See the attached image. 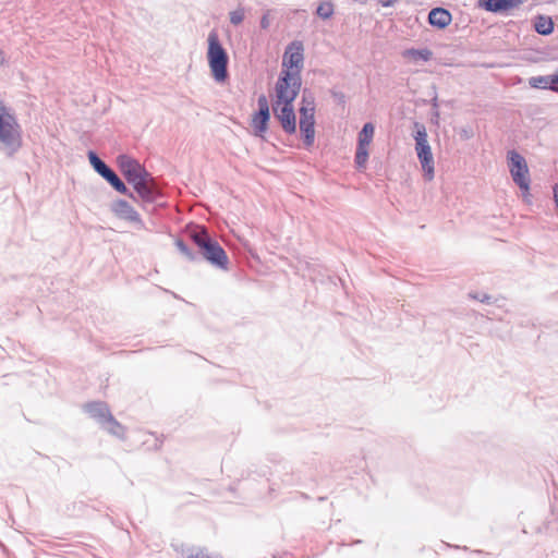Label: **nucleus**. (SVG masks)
<instances>
[{
    "mask_svg": "<svg viewBox=\"0 0 558 558\" xmlns=\"http://www.w3.org/2000/svg\"><path fill=\"white\" fill-rule=\"evenodd\" d=\"M111 211L120 219L129 221L136 226L137 229H144V222L140 214L123 199H118L111 204Z\"/></svg>",
    "mask_w": 558,
    "mask_h": 558,
    "instance_id": "1a4fd4ad",
    "label": "nucleus"
},
{
    "mask_svg": "<svg viewBox=\"0 0 558 558\" xmlns=\"http://www.w3.org/2000/svg\"><path fill=\"white\" fill-rule=\"evenodd\" d=\"M480 3L490 12H499L513 7V0H480Z\"/></svg>",
    "mask_w": 558,
    "mask_h": 558,
    "instance_id": "dca6fc26",
    "label": "nucleus"
},
{
    "mask_svg": "<svg viewBox=\"0 0 558 558\" xmlns=\"http://www.w3.org/2000/svg\"><path fill=\"white\" fill-rule=\"evenodd\" d=\"M489 298L487 295H485L483 299H481L482 302H485L487 301Z\"/></svg>",
    "mask_w": 558,
    "mask_h": 558,
    "instance_id": "c85d7f7f",
    "label": "nucleus"
},
{
    "mask_svg": "<svg viewBox=\"0 0 558 558\" xmlns=\"http://www.w3.org/2000/svg\"><path fill=\"white\" fill-rule=\"evenodd\" d=\"M508 168L513 182L520 187L526 190V182H531L527 163L523 156L515 150H510L507 155Z\"/></svg>",
    "mask_w": 558,
    "mask_h": 558,
    "instance_id": "6e6552de",
    "label": "nucleus"
},
{
    "mask_svg": "<svg viewBox=\"0 0 558 558\" xmlns=\"http://www.w3.org/2000/svg\"><path fill=\"white\" fill-rule=\"evenodd\" d=\"M90 417L95 418L100 426L111 435L123 438L124 428L111 415L107 404L102 402H92L84 407Z\"/></svg>",
    "mask_w": 558,
    "mask_h": 558,
    "instance_id": "0eeeda50",
    "label": "nucleus"
},
{
    "mask_svg": "<svg viewBox=\"0 0 558 558\" xmlns=\"http://www.w3.org/2000/svg\"><path fill=\"white\" fill-rule=\"evenodd\" d=\"M175 246L178 247L180 253L183 254L187 259H191V260L194 259L193 253L191 252V250L187 247V245L183 241L178 240L175 242Z\"/></svg>",
    "mask_w": 558,
    "mask_h": 558,
    "instance_id": "b1692460",
    "label": "nucleus"
},
{
    "mask_svg": "<svg viewBox=\"0 0 558 558\" xmlns=\"http://www.w3.org/2000/svg\"><path fill=\"white\" fill-rule=\"evenodd\" d=\"M257 104L259 110L254 116L252 123L255 130V134L263 136V134L267 131V123L270 118L269 104L265 95H260L258 97Z\"/></svg>",
    "mask_w": 558,
    "mask_h": 558,
    "instance_id": "9d476101",
    "label": "nucleus"
},
{
    "mask_svg": "<svg viewBox=\"0 0 558 558\" xmlns=\"http://www.w3.org/2000/svg\"><path fill=\"white\" fill-rule=\"evenodd\" d=\"M207 43V61L211 75L217 83H223L228 77V53L220 44L218 34L215 31L209 33Z\"/></svg>",
    "mask_w": 558,
    "mask_h": 558,
    "instance_id": "39448f33",
    "label": "nucleus"
},
{
    "mask_svg": "<svg viewBox=\"0 0 558 558\" xmlns=\"http://www.w3.org/2000/svg\"><path fill=\"white\" fill-rule=\"evenodd\" d=\"M245 17V10L243 8H238L230 12V22L233 25H239L243 22Z\"/></svg>",
    "mask_w": 558,
    "mask_h": 558,
    "instance_id": "5701e85b",
    "label": "nucleus"
},
{
    "mask_svg": "<svg viewBox=\"0 0 558 558\" xmlns=\"http://www.w3.org/2000/svg\"><path fill=\"white\" fill-rule=\"evenodd\" d=\"M554 25L549 17L539 16L535 22V29L538 34L548 35L553 32Z\"/></svg>",
    "mask_w": 558,
    "mask_h": 558,
    "instance_id": "6ab92c4d",
    "label": "nucleus"
},
{
    "mask_svg": "<svg viewBox=\"0 0 558 558\" xmlns=\"http://www.w3.org/2000/svg\"><path fill=\"white\" fill-rule=\"evenodd\" d=\"M315 119H302L300 118V130L304 138L306 146H311L315 138Z\"/></svg>",
    "mask_w": 558,
    "mask_h": 558,
    "instance_id": "2eb2a0df",
    "label": "nucleus"
},
{
    "mask_svg": "<svg viewBox=\"0 0 558 558\" xmlns=\"http://www.w3.org/2000/svg\"><path fill=\"white\" fill-rule=\"evenodd\" d=\"M375 128L372 123H365L359 133L357 145L367 146L372 143L374 137Z\"/></svg>",
    "mask_w": 558,
    "mask_h": 558,
    "instance_id": "f3484780",
    "label": "nucleus"
},
{
    "mask_svg": "<svg viewBox=\"0 0 558 558\" xmlns=\"http://www.w3.org/2000/svg\"><path fill=\"white\" fill-rule=\"evenodd\" d=\"M22 145V129L11 108L0 98V150L13 155Z\"/></svg>",
    "mask_w": 558,
    "mask_h": 558,
    "instance_id": "7ed1b4c3",
    "label": "nucleus"
},
{
    "mask_svg": "<svg viewBox=\"0 0 558 558\" xmlns=\"http://www.w3.org/2000/svg\"><path fill=\"white\" fill-rule=\"evenodd\" d=\"M88 159L95 171L102 178L111 170L94 151L88 153Z\"/></svg>",
    "mask_w": 558,
    "mask_h": 558,
    "instance_id": "a211bd4d",
    "label": "nucleus"
},
{
    "mask_svg": "<svg viewBox=\"0 0 558 558\" xmlns=\"http://www.w3.org/2000/svg\"><path fill=\"white\" fill-rule=\"evenodd\" d=\"M428 21L433 26L444 28L451 22L450 13L442 8H435L428 14Z\"/></svg>",
    "mask_w": 558,
    "mask_h": 558,
    "instance_id": "ddd939ff",
    "label": "nucleus"
},
{
    "mask_svg": "<svg viewBox=\"0 0 558 558\" xmlns=\"http://www.w3.org/2000/svg\"><path fill=\"white\" fill-rule=\"evenodd\" d=\"M4 60H5V59H4L3 51L0 49V65H2V64H3Z\"/></svg>",
    "mask_w": 558,
    "mask_h": 558,
    "instance_id": "cd10ccee",
    "label": "nucleus"
},
{
    "mask_svg": "<svg viewBox=\"0 0 558 558\" xmlns=\"http://www.w3.org/2000/svg\"><path fill=\"white\" fill-rule=\"evenodd\" d=\"M118 163L126 181L133 185L138 196L145 202H154L157 197V190L150 183L149 173L134 159L129 156H120Z\"/></svg>",
    "mask_w": 558,
    "mask_h": 558,
    "instance_id": "f03ea898",
    "label": "nucleus"
},
{
    "mask_svg": "<svg viewBox=\"0 0 558 558\" xmlns=\"http://www.w3.org/2000/svg\"><path fill=\"white\" fill-rule=\"evenodd\" d=\"M529 84L533 88L558 92V74L533 76L529 80Z\"/></svg>",
    "mask_w": 558,
    "mask_h": 558,
    "instance_id": "f8f14e48",
    "label": "nucleus"
},
{
    "mask_svg": "<svg viewBox=\"0 0 558 558\" xmlns=\"http://www.w3.org/2000/svg\"><path fill=\"white\" fill-rule=\"evenodd\" d=\"M304 64V47L301 41H292L282 58V71L275 86L272 112L283 131L293 134L296 131V117L293 102L301 88V71Z\"/></svg>",
    "mask_w": 558,
    "mask_h": 558,
    "instance_id": "f257e3e1",
    "label": "nucleus"
},
{
    "mask_svg": "<svg viewBox=\"0 0 558 558\" xmlns=\"http://www.w3.org/2000/svg\"><path fill=\"white\" fill-rule=\"evenodd\" d=\"M379 4L384 8L393 7L399 0H377Z\"/></svg>",
    "mask_w": 558,
    "mask_h": 558,
    "instance_id": "a878e982",
    "label": "nucleus"
},
{
    "mask_svg": "<svg viewBox=\"0 0 558 558\" xmlns=\"http://www.w3.org/2000/svg\"><path fill=\"white\" fill-rule=\"evenodd\" d=\"M401 56L407 63L418 65L428 62L433 58V52L428 48H410L403 50Z\"/></svg>",
    "mask_w": 558,
    "mask_h": 558,
    "instance_id": "9b49d317",
    "label": "nucleus"
},
{
    "mask_svg": "<svg viewBox=\"0 0 558 558\" xmlns=\"http://www.w3.org/2000/svg\"><path fill=\"white\" fill-rule=\"evenodd\" d=\"M335 12L333 4L331 1L322 2L316 10V13L319 17L327 20L332 16Z\"/></svg>",
    "mask_w": 558,
    "mask_h": 558,
    "instance_id": "412c9836",
    "label": "nucleus"
},
{
    "mask_svg": "<svg viewBox=\"0 0 558 558\" xmlns=\"http://www.w3.org/2000/svg\"><path fill=\"white\" fill-rule=\"evenodd\" d=\"M414 141L415 151L424 172V178L430 181L435 175L434 157L428 143L426 129L420 123H415Z\"/></svg>",
    "mask_w": 558,
    "mask_h": 558,
    "instance_id": "423d86ee",
    "label": "nucleus"
},
{
    "mask_svg": "<svg viewBox=\"0 0 558 558\" xmlns=\"http://www.w3.org/2000/svg\"><path fill=\"white\" fill-rule=\"evenodd\" d=\"M189 558H207L203 550H196L189 555Z\"/></svg>",
    "mask_w": 558,
    "mask_h": 558,
    "instance_id": "bb28decb",
    "label": "nucleus"
},
{
    "mask_svg": "<svg viewBox=\"0 0 558 558\" xmlns=\"http://www.w3.org/2000/svg\"><path fill=\"white\" fill-rule=\"evenodd\" d=\"M104 179H106L118 192L128 194V187L112 170H110Z\"/></svg>",
    "mask_w": 558,
    "mask_h": 558,
    "instance_id": "aec40b11",
    "label": "nucleus"
},
{
    "mask_svg": "<svg viewBox=\"0 0 558 558\" xmlns=\"http://www.w3.org/2000/svg\"><path fill=\"white\" fill-rule=\"evenodd\" d=\"M315 100L312 94L304 92L302 95V106L300 108V118L314 119Z\"/></svg>",
    "mask_w": 558,
    "mask_h": 558,
    "instance_id": "4468645a",
    "label": "nucleus"
},
{
    "mask_svg": "<svg viewBox=\"0 0 558 558\" xmlns=\"http://www.w3.org/2000/svg\"><path fill=\"white\" fill-rule=\"evenodd\" d=\"M368 159L367 146L357 145L355 154V163L359 168H364Z\"/></svg>",
    "mask_w": 558,
    "mask_h": 558,
    "instance_id": "4be33fe9",
    "label": "nucleus"
},
{
    "mask_svg": "<svg viewBox=\"0 0 558 558\" xmlns=\"http://www.w3.org/2000/svg\"><path fill=\"white\" fill-rule=\"evenodd\" d=\"M191 239L202 251V254L206 260L218 268L227 269L229 259L226 252L217 241H214L208 235L204 228L196 227L193 229L191 231Z\"/></svg>",
    "mask_w": 558,
    "mask_h": 558,
    "instance_id": "20e7f679",
    "label": "nucleus"
},
{
    "mask_svg": "<svg viewBox=\"0 0 558 558\" xmlns=\"http://www.w3.org/2000/svg\"><path fill=\"white\" fill-rule=\"evenodd\" d=\"M530 184H531V182H526V190L525 189H520L521 192H522V198L527 204L531 203Z\"/></svg>",
    "mask_w": 558,
    "mask_h": 558,
    "instance_id": "393cba45",
    "label": "nucleus"
}]
</instances>
